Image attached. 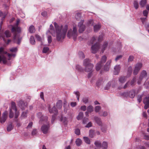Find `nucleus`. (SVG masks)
<instances>
[{
    "mask_svg": "<svg viewBox=\"0 0 149 149\" xmlns=\"http://www.w3.org/2000/svg\"><path fill=\"white\" fill-rule=\"evenodd\" d=\"M54 24L55 27L54 29L53 25L51 24L50 28L47 34L50 33L53 36H56V40L59 41L64 39L65 38L68 29V26L58 25L56 22H54Z\"/></svg>",
    "mask_w": 149,
    "mask_h": 149,
    "instance_id": "nucleus-1",
    "label": "nucleus"
},
{
    "mask_svg": "<svg viewBox=\"0 0 149 149\" xmlns=\"http://www.w3.org/2000/svg\"><path fill=\"white\" fill-rule=\"evenodd\" d=\"M16 55L15 54H10L3 51V48H0V63L2 62L3 64H6L7 60L11 59L12 57H15Z\"/></svg>",
    "mask_w": 149,
    "mask_h": 149,
    "instance_id": "nucleus-2",
    "label": "nucleus"
},
{
    "mask_svg": "<svg viewBox=\"0 0 149 149\" xmlns=\"http://www.w3.org/2000/svg\"><path fill=\"white\" fill-rule=\"evenodd\" d=\"M77 36V30L76 26H73L72 31L71 29L68 31L67 34V36L69 38H70L71 36H72L74 40H75Z\"/></svg>",
    "mask_w": 149,
    "mask_h": 149,
    "instance_id": "nucleus-3",
    "label": "nucleus"
},
{
    "mask_svg": "<svg viewBox=\"0 0 149 149\" xmlns=\"http://www.w3.org/2000/svg\"><path fill=\"white\" fill-rule=\"evenodd\" d=\"M45 123H46L47 125H45L44 124L43 125L41 128V130L44 134H46L48 132V130L49 129V122H47V120L46 123H44L43 122H42L41 124L42 123L44 124Z\"/></svg>",
    "mask_w": 149,
    "mask_h": 149,
    "instance_id": "nucleus-4",
    "label": "nucleus"
},
{
    "mask_svg": "<svg viewBox=\"0 0 149 149\" xmlns=\"http://www.w3.org/2000/svg\"><path fill=\"white\" fill-rule=\"evenodd\" d=\"M37 116L38 118H40L39 121L40 124H41L42 122L46 123L47 120V117L46 116H43L41 113L39 112L37 113Z\"/></svg>",
    "mask_w": 149,
    "mask_h": 149,
    "instance_id": "nucleus-5",
    "label": "nucleus"
},
{
    "mask_svg": "<svg viewBox=\"0 0 149 149\" xmlns=\"http://www.w3.org/2000/svg\"><path fill=\"white\" fill-rule=\"evenodd\" d=\"M147 76V73L146 71L143 70L141 72L139 79L138 81V84H141V81L144 79H146Z\"/></svg>",
    "mask_w": 149,
    "mask_h": 149,
    "instance_id": "nucleus-6",
    "label": "nucleus"
},
{
    "mask_svg": "<svg viewBox=\"0 0 149 149\" xmlns=\"http://www.w3.org/2000/svg\"><path fill=\"white\" fill-rule=\"evenodd\" d=\"M142 64L141 63H137L135 66L134 71V74L136 75L142 67Z\"/></svg>",
    "mask_w": 149,
    "mask_h": 149,
    "instance_id": "nucleus-7",
    "label": "nucleus"
},
{
    "mask_svg": "<svg viewBox=\"0 0 149 149\" xmlns=\"http://www.w3.org/2000/svg\"><path fill=\"white\" fill-rule=\"evenodd\" d=\"M84 20H81L79 23L78 26L79 28V33H82L85 29V26L83 24Z\"/></svg>",
    "mask_w": 149,
    "mask_h": 149,
    "instance_id": "nucleus-8",
    "label": "nucleus"
},
{
    "mask_svg": "<svg viewBox=\"0 0 149 149\" xmlns=\"http://www.w3.org/2000/svg\"><path fill=\"white\" fill-rule=\"evenodd\" d=\"M20 21L19 19L17 21L16 23L15 24V26L12 27V32H19L20 31V29L19 27L18 26V25Z\"/></svg>",
    "mask_w": 149,
    "mask_h": 149,
    "instance_id": "nucleus-9",
    "label": "nucleus"
},
{
    "mask_svg": "<svg viewBox=\"0 0 149 149\" xmlns=\"http://www.w3.org/2000/svg\"><path fill=\"white\" fill-rule=\"evenodd\" d=\"M100 45L98 43H96L91 47V50L92 53L95 54L100 49Z\"/></svg>",
    "mask_w": 149,
    "mask_h": 149,
    "instance_id": "nucleus-10",
    "label": "nucleus"
},
{
    "mask_svg": "<svg viewBox=\"0 0 149 149\" xmlns=\"http://www.w3.org/2000/svg\"><path fill=\"white\" fill-rule=\"evenodd\" d=\"M48 110L49 112L51 113H54L55 115H56L58 114L57 110L55 106L52 108L49 107Z\"/></svg>",
    "mask_w": 149,
    "mask_h": 149,
    "instance_id": "nucleus-11",
    "label": "nucleus"
},
{
    "mask_svg": "<svg viewBox=\"0 0 149 149\" xmlns=\"http://www.w3.org/2000/svg\"><path fill=\"white\" fill-rule=\"evenodd\" d=\"M21 38H20L19 35L15 34L14 37V41L15 42L19 44L21 42Z\"/></svg>",
    "mask_w": 149,
    "mask_h": 149,
    "instance_id": "nucleus-12",
    "label": "nucleus"
},
{
    "mask_svg": "<svg viewBox=\"0 0 149 149\" xmlns=\"http://www.w3.org/2000/svg\"><path fill=\"white\" fill-rule=\"evenodd\" d=\"M94 119L97 123L99 126H103L101 119L100 118L97 116H95Z\"/></svg>",
    "mask_w": 149,
    "mask_h": 149,
    "instance_id": "nucleus-13",
    "label": "nucleus"
},
{
    "mask_svg": "<svg viewBox=\"0 0 149 149\" xmlns=\"http://www.w3.org/2000/svg\"><path fill=\"white\" fill-rule=\"evenodd\" d=\"M143 102L144 104H145V106L144 107V109H147L149 107V98L146 97L143 100Z\"/></svg>",
    "mask_w": 149,
    "mask_h": 149,
    "instance_id": "nucleus-14",
    "label": "nucleus"
},
{
    "mask_svg": "<svg viewBox=\"0 0 149 149\" xmlns=\"http://www.w3.org/2000/svg\"><path fill=\"white\" fill-rule=\"evenodd\" d=\"M120 65H116L114 68V74L115 75L118 74L120 71Z\"/></svg>",
    "mask_w": 149,
    "mask_h": 149,
    "instance_id": "nucleus-15",
    "label": "nucleus"
},
{
    "mask_svg": "<svg viewBox=\"0 0 149 149\" xmlns=\"http://www.w3.org/2000/svg\"><path fill=\"white\" fill-rule=\"evenodd\" d=\"M93 67V64H90L89 65L85 67V70L87 72H91L92 71Z\"/></svg>",
    "mask_w": 149,
    "mask_h": 149,
    "instance_id": "nucleus-16",
    "label": "nucleus"
},
{
    "mask_svg": "<svg viewBox=\"0 0 149 149\" xmlns=\"http://www.w3.org/2000/svg\"><path fill=\"white\" fill-rule=\"evenodd\" d=\"M127 77L121 76L118 78V81L120 84H122L124 83L126 80Z\"/></svg>",
    "mask_w": 149,
    "mask_h": 149,
    "instance_id": "nucleus-17",
    "label": "nucleus"
},
{
    "mask_svg": "<svg viewBox=\"0 0 149 149\" xmlns=\"http://www.w3.org/2000/svg\"><path fill=\"white\" fill-rule=\"evenodd\" d=\"M90 64H92L91 63V61L89 59L86 58L83 61V65L84 67L89 65Z\"/></svg>",
    "mask_w": 149,
    "mask_h": 149,
    "instance_id": "nucleus-18",
    "label": "nucleus"
},
{
    "mask_svg": "<svg viewBox=\"0 0 149 149\" xmlns=\"http://www.w3.org/2000/svg\"><path fill=\"white\" fill-rule=\"evenodd\" d=\"M14 127V126L13 125L12 123H9L7 127V130L8 132H10L12 130Z\"/></svg>",
    "mask_w": 149,
    "mask_h": 149,
    "instance_id": "nucleus-19",
    "label": "nucleus"
},
{
    "mask_svg": "<svg viewBox=\"0 0 149 149\" xmlns=\"http://www.w3.org/2000/svg\"><path fill=\"white\" fill-rule=\"evenodd\" d=\"M98 114L100 116L106 117L108 115V113L107 111H101L98 113Z\"/></svg>",
    "mask_w": 149,
    "mask_h": 149,
    "instance_id": "nucleus-20",
    "label": "nucleus"
},
{
    "mask_svg": "<svg viewBox=\"0 0 149 149\" xmlns=\"http://www.w3.org/2000/svg\"><path fill=\"white\" fill-rule=\"evenodd\" d=\"M96 136L95 133V130H90L89 131V136L91 138H93Z\"/></svg>",
    "mask_w": 149,
    "mask_h": 149,
    "instance_id": "nucleus-21",
    "label": "nucleus"
},
{
    "mask_svg": "<svg viewBox=\"0 0 149 149\" xmlns=\"http://www.w3.org/2000/svg\"><path fill=\"white\" fill-rule=\"evenodd\" d=\"M11 108L10 109H11L12 110H13L14 111H16L17 110L16 107L15 105V103L13 102L11 103Z\"/></svg>",
    "mask_w": 149,
    "mask_h": 149,
    "instance_id": "nucleus-22",
    "label": "nucleus"
},
{
    "mask_svg": "<svg viewBox=\"0 0 149 149\" xmlns=\"http://www.w3.org/2000/svg\"><path fill=\"white\" fill-rule=\"evenodd\" d=\"M62 106V102L61 100H59L56 103V106L58 109H61Z\"/></svg>",
    "mask_w": 149,
    "mask_h": 149,
    "instance_id": "nucleus-23",
    "label": "nucleus"
},
{
    "mask_svg": "<svg viewBox=\"0 0 149 149\" xmlns=\"http://www.w3.org/2000/svg\"><path fill=\"white\" fill-rule=\"evenodd\" d=\"M129 97L131 98H133L135 95V93L134 90H132L129 93Z\"/></svg>",
    "mask_w": 149,
    "mask_h": 149,
    "instance_id": "nucleus-24",
    "label": "nucleus"
},
{
    "mask_svg": "<svg viewBox=\"0 0 149 149\" xmlns=\"http://www.w3.org/2000/svg\"><path fill=\"white\" fill-rule=\"evenodd\" d=\"M94 144L96 147L101 148L102 147V143L100 141H95L94 143Z\"/></svg>",
    "mask_w": 149,
    "mask_h": 149,
    "instance_id": "nucleus-25",
    "label": "nucleus"
},
{
    "mask_svg": "<svg viewBox=\"0 0 149 149\" xmlns=\"http://www.w3.org/2000/svg\"><path fill=\"white\" fill-rule=\"evenodd\" d=\"M101 130L102 132L103 133H105L107 132V126L106 125H103V126H101Z\"/></svg>",
    "mask_w": 149,
    "mask_h": 149,
    "instance_id": "nucleus-26",
    "label": "nucleus"
},
{
    "mask_svg": "<svg viewBox=\"0 0 149 149\" xmlns=\"http://www.w3.org/2000/svg\"><path fill=\"white\" fill-rule=\"evenodd\" d=\"M101 27V25L99 24L94 26V32H97L100 29Z\"/></svg>",
    "mask_w": 149,
    "mask_h": 149,
    "instance_id": "nucleus-27",
    "label": "nucleus"
},
{
    "mask_svg": "<svg viewBox=\"0 0 149 149\" xmlns=\"http://www.w3.org/2000/svg\"><path fill=\"white\" fill-rule=\"evenodd\" d=\"M94 110L93 107L91 105H89L87 107V110L89 113H91Z\"/></svg>",
    "mask_w": 149,
    "mask_h": 149,
    "instance_id": "nucleus-28",
    "label": "nucleus"
},
{
    "mask_svg": "<svg viewBox=\"0 0 149 149\" xmlns=\"http://www.w3.org/2000/svg\"><path fill=\"white\" fill-rule=\"evenodd\" d=\"M102 66V64L98 62L96 66V70L97 71L99 70Z\"/></svg>",
    "mask_w": 149,
    "mask_h": 149,
    "instance_id": "nucleus-29",
    "label": "nucleus"
},
{
    "mask_svg": "<svg viewBox=\"0 0 149 149\" xmlns=\"http://www.w3.org/2000/svg\"><path fill=\"white\" fill-rule=\"evenodd\" d=\"M29 31L31 33H34L35 31V29L34 26L33 25L30 26L29 29Z\"/></svg>",
    "mask_w": 149,
    "mask_h": 149,
    "instance_id": "nucleus-30",
    "label": "nucleus"
},
{
    "mask_svg": "<svg viewBox=\"0 0 149 149\" xmlns=\"http://www.w3.org/2000/svg\"><path fill=\"white\" fill-rule=\"evenodd\" d=\"M107 42H105L102 46V52L103 53L104 50H105L107 48Z\"/></svg>",
    "mask_w": 149,
    "mask_h": 149,
    "instance_id": "nucleus-31",
    "label": "nucleus"
},
{
    "mask_svg": "<svg viewBox=\"0 0 149 149\" xmlns=\"http://www.w3.org/2000/svg\"><path fill=\"white\" fill-rule=\"evenodd\" d=\"M103 149H107L108 147V143L106 141H103L102 145Z\"/></svg>",
    "mask_w": 149,
    "mask_h": 149,
    "instance_id": "nucleus-32",
    "label": "nucleus"
},
{
    "mask_svg": "<svg viewBox=\"0 0 149 149\" xmlns=\"http://www.w3.org/2000/svg\"><path fill=\"white\" fill-rule=\"evenodd\" d=\"M107 57L105 56H102L101 60L99 62L100 63L102 64L104 63L107 60Z\"/></svg>",
    "mask_w": 149,
    "mask_h": 149,
    "instance_id": "nucleus-33",
    "label": "nucleus"
},
{
    "mask_svg": "<svg viewBox=\"0 0 149 149\" xmlns=\"http://www.w3.org/2000/svg\"><path fill=\"white\" fill-rule=\"evenodd\" d=\"M14 112H15V113L14 120L16 122H17L18 119H17V118L19 115V112L17 111H14Z\"/></svg>",
    "mask_w": 149,
    "mask_h": 149,
    "instance_id": "nucleus-34",
    "label": "nucleus"
},
{
    "mask_svg": "<svg viewBox=\"0 0 149 149\" xmlns=\"http://www.w3.org/2000/svg\"><path fill=\"white\" fill-rule=\"evenodd\" d=\"M75 143L77 146H79L82 143V141L80 139L78 138L77 139Z\"/></svg>",
    "mask_w": 149,
    "mask_h": 149,
    "instance_id": "nucleus-35",
    "label": "nucleus"
},
{
    "mask_svg": "<svg viewBox=\"0 0 149 149\" xmlns=\"http://www.w3.org/2000/svg\"><path fill=\"white\" fill-rule=\"evenodd\" d=\"M146 3V0H141L139 2V4L141 7H144Z\"/></svg>",
    "mask_w": 149,
    "mask_h": 149,
    "instance_id": "nucleus-36",
    "label": "nucleus"
},
{
    "mask_svg": "<svg viewBox=\"0 0 149 149\" xmlns=\"http://www.w3.org/2000/svg\"><path fill=\"white\" fill-rule=\"evenodd\" d=\"M101 109V106L99 105L96 106L94 108L95 111L96 113H99L100 112V111Z\"/></svg>",
    "mask_w": 149,
    "mask_h": 149,
    "instance_id": "nucleus-37",
    "label": "nucleus"
},
{
    "mask_svg": "<svg viewBox=\"0 0 149 149\" xmlns=\"http://www.w3.org/2000/svg\"><path fill=\"white\" fill-rule=\"evenodd\" d=\"M30 43L32 45H34L35 43V41L34 39V37L33 36H31L30 39Z\"/></svg>",
    "mask_w": 149,
    "mask_h": 149,
    "instance_id": "nucleus-38",
    "label": "nucleus"
},
{
    "mask_svg": "<svg viewBox=\"0 0 149 149\" xmlns=\"http://www.w3.org/2000/svg\"><path fill=\"white\" fill-rule=\"evenodd\" d=\"M83 113L82 112L79 113L77 117V119L78 120H79L81 119L83 117Z\"/></svg>",
    "mask_w": 149,
    "mask_h": 149,
    "instance_id": "nucleus-39",
    "label": "nucleus"
},
{
    "mask_svg": "<svg viewBox=\"0 0 149 149\" xmlns=\"http://www.w3.org/2000/svg\"><path fill=\"white\" fill-rule=\"evenodd\" d=\"M4 35L7 38H8L11 36V33L8 30L4 32Z\"/></svg>",
    "mask_w": 149,
    "mask_h": 149,
    "instance_id": "nucleus-40",
    "label": "nucleus"
},
{
    "mask_svg": "<svg viewBox=\"0 0 149 149\" xmlns=\"http://www.w3.org/2000/svg\"><path fill=\"white\" fill-rule=\"evenodd\" d=\"M83 139H84V141L86 143L89 144H90V141L88 137H84Z\"/></svg>",
    "mask_w": 149,
    "mask_h": 149,
    "instance_id": "nucleus-41",
    "label": "nucleus"
},
{
    "mask_svg": "<svg viewBox=\"0 0 149 149\" xmlns=\"http://www.w3.org/2000/svg\"><path fill=\"white\" fill-rule=\"evenodd\" d=\"M132 68L131 66L129 67L128 68L127 75L130 76L132 73Z\"/></svg>",
    "mask_w": 149,
    "mask_h": 149,
    "instance_id": "nucleus-42",
    "label": "nucleus"
},
{
    "mask_svg": "<svg viewBox=\"0 0 149 149\" xmlns=\"http://www.w3.org/2000/svg\"><path fill=\"white\" fill-rule=\"evenodd\" d=\"M134 5L135 8L137 9H138L139 7V4L137 0H135L134 1Z\"/></svg>",
    "mask_w": 149,
    "mask_h": 149,
    "instance_id": "nucleus-43",
    "label": "nucleus"
},
{
    "mask_svg": "<svg viewBox=\"0 0 149 149\" xmlns=\"http://www.w3.org/2000/svg\"><path fill=\"white\" fill-rule=\"evenodd\" d=\"M79 57L81 58H85V55L84 53L82 52H79L78 53Z\"/></svg>",
    "mask_w": 149,
    "mask_h": 149,
    "instance_id": "nucleus-44",
    "label": "nucleus"
},
{
    "mask_svg": "<svg viewBox=\"0 0 149 149\" xmlns=\"http://www.w3.org/2000/svg\"><path fill=\"white\" fill-rule=\"evenodd\" d=\"M14 111H13L11 109H10V112L9 114V117L10 118H12L14 116Z\"/></svg>",
    "mask_w": 149,
    "mask_h": 149,
    "instance_id": "nucleus-45",
    "label": "nucleus"
},
{
    "mask_svg": "<svg viewBox=\"0 0 149 149\" xmlns=\"http://www.w3.org/2000/svg\"><path fill=\"white\" fill-rule=\"evenodd\" d=\"M81 17V14L79 13H76L75 15V18L77 20H79V19H80Z\"/></svg>",
    "mask_w": 149,
    "mask_h": 149,
    "instance_id": "nucleus-46",
    "label": "nucleus"
},
{
    "mask_svg": "<svg viewBox=\"0 0 149 149\" xmlns=\"http://www.w3.org/2000/svg\"><path fill=\"white\" fill-rule=\"evenodd\" d=\"M143 97V95H139L137 97V100L138 102L140 103L142 100V97Z\"/></svg>",
    "mask_w": 149,
    "mask_h": 149,
    "instance_id": "nucleus-47",
    "label": "nucleus"
},
{
    "mask_svg": "<svg viewBox=\"0 0 149 149\" xmlns=\"http://www.w3.org/2000/svg\"><path fill=\"white\" fill-rule=\"evenodd\" d=\"M111 84V82H109L104 87L105 90H108Z\"/></svg>",
    "mask_w": 149,
    "mask_h": 149,
    "instance_id": "nucleus-48",
    "label": "nucleus"
},
{
    "mask_svg": "<svg viewBox=\"0 0 149 149\" xmlns=\"http://www.w3.org/2000/svg\"><path fill=\"white\" fill-rule=\"evenodd\" d=\"M10 50L12 52H16L17 51V49L16 47H13L10 48Z\"/></svg>",
    "mask_w": 149,
    "mask_h": 149,
    "instance_id": "nucleus-49",
    "label": "nucleus"
},
{
    "mask_svg": "<svg viewBox=\"0 0 149 149\" xmlns=\"http://www.w3.org/2000/svg\"><path fill=\"white\" fill-rule=\"evenodd\" d=\"M74 93L76 95L77 100L79 101V97L80 96V93L78 91L74 92Z\"/></svg>",
    "mask_w": 149,
    "mask_h": 149,
    "instance_id": "nucleus-50",
    "label": "nucleus"
},
{
    "mask_svg": "<svg viewBox=\"0 0 149 149\" xmlns=\"http://www.w3.org/2000/svg\"><path fill=\"white\" fill-rule=\"evenodd\" d=\"M49 50V49L48 47H45L43 48L42 52L43 53H47Z\"/></svg>",
    "mask_w": 149,
    "mask_h": 149,
    "instance_id": "nucleus-51",
    "label": "nucleus"
},
{
    "mask_svg": "<svg viewBox=\"0 0 149 149\" xmlns=\"http://www.w3.org/2000/svg\"><path fill=\"white\" fill-rule=\"evenodd\" d=\"M129 82H127V83H126V84L123 87L122 86H120V87H119V88L120 89L122 88H124V89H125L128 86V83H129Z\"/></svg>",
    "mask_w": 149,
    "mask_h": 149,
    "instance_id": "nucleus-52",
    "label": "nucleus"
},
{
    "mask_svg": "<svg viewBox=\"0 0 149 149\" xmlns=\"http://www.w3.org/2000/svg\"><path fill=\"white\" fill-rule=\"evenodd\" d=\"M82 101L85 104L87 103L88 102V98L86 97H83L82 99Z\"/></svg>",
    "mask_w": 149,
    "mask_h": 149,
    "instance_id": "nucleus-53",
    "label": "nucleus"
},
{
    "mask_svg": "<svg viewBox=\"0 0 149 149\" xmlns=\"http://www.w3.org/2000/svg\"><path fill=\"white\" fill-rule=\"evenodd\" d=\"M41 15L44 17H47V12L46 11H44L41 13Z\"/></svg>",
    "mask_w": 149,
    "mask_h": 149,
    "instance_id": "nucleus-54",
    "label": "nucleus"
},
{
    "mask_svg": "<svg viewBox=\"0 0 149 149\" xmlns=\"http://www.w3.org/2000/svg\"><path fill=\"white\" fill-rule=\"evenodd\" d=\"M27 116V113L26 112H23L22 114L21 117L22 119L26 117Z\"/></svg>",
    "mask_w": 149,
    "mask_h": 149,
    "instance_id": "nucleus-55",
    "label": "nucleus"
},
{
    "mask_svg": "<svg viewBox=\"0 0 149 149\" xmlns=\"http://www.w3.org/2000/svg\"><path fill=\"white\" fill-rule=\"evenodd\" d=\"M76 69L79 71H81L82 68L81 66L79 65H77L76 66Z\"/></svg>",
    "mask_w": 149,
    "mask_h": 149,
    "instance_id": "nucleus-56",
    "label": "nucleus"
},
{
    "mask_svg": "<svg viewBox=\"0 0 149 149\" xmlns=\"http://www.w3.org/2000/svg\"><path fill=\"white\" fill-rule=\"evenodd\" d=\"M134 57L132 56H130L128 59V62H131L133 60Z\"/></svg>",
    "mask_w": 149,
    "mask_h": 149,
    "instance_id": "nucleus-57",
    "label": "nucleus"
},
{
    "mask_svg": "<svg viewBox=\"0 0 149 149\" xmlns=\"http://www.w3.org/2000/svg\"><path fill=\"white\" fill-rule=\"evenodd\" d=\"M35 36L37 40L39 41H42V39L39 35H36Z\"/></svg>",
    "mask_w": 149,
    "mask_h": 149,
    "instance_id": "nucleus-58",
    "label": "nucleus"
},
{
    "mask_svg": "<svg viewBox=\"0 0 149 149\" xmlns=\"http://www.w3.org/2000/svg\"><path fill=\"white\" fill-rule=\"evenodd\" d=\"M67 119L65 117L61 116V121L63 123H65Z\"/></svg>",
    "mask_w": 149,
    "mask_h": 149,
    "instance_id": "nucleus-59",
    "label": "nucleus"
},
{
    "mask_svg": "<svg viewBox=\"0 0 149 149\" xmlns=\"http://www.w3.org/2000/svg\"><path fill=\"white\" fill-rule=\"evenodd\" d=\"M75 133L77 135H79L80 134V130L79 129H77L75 130Z\"/></svg>",
    "mask_w": 149,
    "mask_h": 149,
    "instance_id": "nucleus-60",
    "label": "nucleus"
},
{
    "mask_svg": "<svg viewBox=\"0 0 149 149\" xmlns=\"http://www.w3.org/2000/svg\"><path fill=\"white\" fill-rule=\"evenodd\" d=\"M109 66L106 65L104 67V70L105 71H108L109 70Z\"/></svg>",
    "mask_w": 149,
    "mask_h": 149,
    "instance_id": "nucleus-61",
    "label": "nucleus"
},
{
    "mask_svg": "<svg viewBox=\"0 0 149 149\" xmlns=\"http://www.w3.org/2000/svg\"><path fill=\"white\" fill-rule=\"evenodd\" d=\"M123 57V56L122 55H120L118 56L116 58H115V61H117L119 59H121Z\"/></svg>",
    "mask_w": 149,
    "mask_h": 149,
    "instance_id": "nucleus-62",
    "label": "nucleus"
},
{
    "mask_svg": "<svg viewBox=\"0 0 149 149\" xmlns=\"http://www.w3.org/2000/svg\"><path fill=\"white\" fill-rule=\"evenodd\" d=\"M37 132L36 130L34 129L32 132V134L33 135H35L37 134Z\"/></svg>",
    "mask_w": 149,
    "mask_h": 149,
    "instance_id": "nucleus-63",
    "label": "nucleus"
},
{
    "mask_svg": "<svg viewBox=\"0 0 149 149\" xmlns=\"http://www.w3.org/2000/svg\"><path fill=\"white\" fill-rule=\"evenodd\" d=\"M48 42L49 43H50L52 42V37L50 36H49L48 37Z\"/></svg>",
    "mask_w": 149,
    "mask_h": 149,
    "instance_id": "nucleus-64",
    "label": "nucleus"
}]
</instances>
